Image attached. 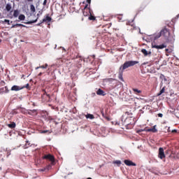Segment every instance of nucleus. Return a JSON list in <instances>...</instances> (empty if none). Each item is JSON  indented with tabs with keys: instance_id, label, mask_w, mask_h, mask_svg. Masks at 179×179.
I'll list each match as a JSON object with an SVG mask.
<instances>
[{
	"instance_id": "nucleus-1",
	"label": "nucleus",
	"mask_w": 179,
	"mask_h": 179,
	"mask_svg": "<svg viewBox=\"0 0 179 179\" xmlns=\"http://www.w3.org/2000/svg\"><path fill=\"white\" fill-rule=\"evenodd\" d=\"M161 36L164 37L165 43H174V36L170 35V30L167 28H164L160 31Z\"/></svg>"
},
{
	"instance_id": "nucleus-2",
	"label": "nucleus",
	"mask_w": 179,
	"mask_h": 179,
	"mask_svg": "<svg viewBox=\"0 0 179 179\" xmlns=\"http://www.w3.org/2000/svg\"><path fill=\"white\" fill-rule=\"evenodd\" d=\"M136 64H139V62L138 61H129L124 63L122 66V69H127V68H129L130 66H134V65H136Z\"/></svg>"
},
{
	"instance_id": "nucleus-3",
	"label": "nucleus",
	"mask_w": 179,
	"mask_h": 179,
	"mask_svg": "<svg viewBox=\"0 0 179 179\" xmlns=\"http://www.w3.org/2000/svg\"><path fill=\"white\" fill-rule=\"evenodd\" d=\"M42 159H45V160H50V162H51V164H54L55 163V158L54 157V155H52L50 154L45 155L43 157H42Z\"/></svg>"
},
{
	"instance_id": "nucleus-4",
	"label": "nucleus",
	"mask_w": 179,
	"mask_h": 179,
	"mask_svg": "<svg viewBox=\"0 0 179 179\" xmlns=\"http://www.w3.org/2000/svg\"><path fill=\"white\" fill-rule=\"evenodd\" d=\"M156 125H154L152 127V128L150 129H145L144 130L145 131V132H152L153 134H156V132H157V129H156ZM143 129H139L137 132L138 134H139V132H143L144 131Z\"/></svg>"
},
{
	"instance_id": "nucleus-5",
	"label": "nucleus",
	"mask_w": 179,
	"mask_h": 179,
	"mask_svg": "<svg viewBox=\"0 0 179 179\" xmlns=\"http://www.w3.org/2000/svg\"><path fill=\"white\" fill-rule=\"evenodd\" d=\"M83 13L84 16H89L91 15L92 12H90V8H89V4H86L83 10Z\"/></svg>"
},
{
	"instance_id": "nucleus-6",
	"label": "nucleus",
	"mask_w": 179,
	"mask_h": 179,
	"mask_svg": "<svg viewBox=\"0 0 179 179\" xmlns=\"http://www.w3.org/2000/svg\"><path fill=\"white\" fill-rule=\"evenodd\" d=\"M166 47H167V45H166L165 44H162V45H156V43L152 42V48H156L157 50H163V48H166Z\"/></svg>"
},
{
	"instance_id": "nucleus-7",
	"label": "nucleus",
	"mask_w": 179,
	"mask_h": 179,
	"mask_svg": "<svg viewBox=\"0 0 179 179\" xmlns=\"http://www.w3.org/2000/svg\"><path fill=\"white\" fill-rule=\"evenodd\" d=\"M158 157L161 159H166V155H164V149L163 148H159Z\"/></svg>"
},
{
	"instance_id": "nucleus-8",
	"label": "nucleus",
	"mask_w": 179,
	"mask_h": 179,
	"mask_svg": "<svg viewBox=\"0 0 179 179\" xmlns=\"http://www.w3.org/2000/svg\"><path fill=\"white\" fill-rule=\"evenodd\" d=\"M23 87L19 86V85H13L11 87L12 92H19V90H22Z\"/></svg>"
},
{
	"instance_id": "nucleus-9",
	"label": "nucleus",
	"mask_w": 179,
	"mask_h": 179,
	"mask_svg": "<svg viewBox=\"0 0 179 179\" xmlns=\"http://www.w3.org/2000/svg\"><path fill=\"white\" fill-rule=\"evenodd\" d=\"M124 164H126V166H136V164H135L132 161L128 160V159H125L124 161Z\"/></svg>"
},
{
	"instance_id": "nucleus-10",
	"label": "nucleus",
	"mask_w": 179,
	"mask_h": 179,
	"mask_svg": "<svg viewBox=\"0 0 179 179\" xmlns=\"http://www.w3.org/2000/svg\"><path fill=\"white\" fill-rule=\"evenodd\" d=\"M51 20H52V18H51V17H50V16H46L45 18H43V20H42V23H44V22H47V23H50V22H51Z\"/></svg>"
},
{
	"instance_id": "nucleus-11",
	"label": "nucleus",
	"mask_w": 179,
	"mask_h": 179,
	"mask_svg": "<svg viewBox=\"0 0 179 179\" xmlns=\"http://www.w3.org/2000/svg\"><path fill=\"white\" fill-rule=\"evenodd\" d=\"M96 94L98 96H106V92L104 91H103L101 89H99L96 91Z\"/></svg>"
},
{
	"instance_id": "nucleus-12",
	"label": "nucleus",
	"mask_w": 179,
	"mask_h": 179,
	"mask_svg": "<svg viewBox=\"0 0 179 179\" xmlns=\"http://www.w3.org/2000/svg\"><path fill=\"white\" fill-rule=\"evenodd\" d=\"M51 169H52V166L49 164L46 167L41 169V171H49V170H51Z\"/></svg>"
},
{
	"instance_id": "nucleus-13",
	"label": "nucleus",
	"mask_w": 179,
	"mask_h": 179,
	"mask_svg": "<svg viewBox=\"0 0 179 179\" xmlns=\"http://www.w3.org/2000/svg\"><path fill=\"white\" fill-rule=\"evenodd\" d=\"M7 127L11 129H13L14 128H16V123H15V122H12L11 124H7Z\"/></svg>"
},
{
	"instance_id": "nucleus-14",
	"label": "nucleus",
	"mask_w": 179,
	"mask_h": 179,
	"mask_svg": "<svg viewBox=\"0 0 179 179\" xmlns=\"http://www.w3.org/2000/svg\"><path fill=\"white\" fill-rule=\"evenodd\" d=\"M141 52L145 55V57H148V55H149V54H152L151 52H148V50H146V49H142Z\"/></svg>"
},
{
	"instance_id": "nucleus-15",
	"label": "nucleus",
	"mask_w": 179,
	"mask_h": 179,
	"mask_svg": "<svg viewBox=\"0 0 179 179\" xmlns=\"http://www.w3.org/2000/svg\"><path fill=\"white\" fill-rule=\"evenodd\" d=\"M132 90H133L134 94H141V93H142L141 90H139L136 88H133Z\"/></svg>"
},
{
	"instance_id": "nucleus-16",
	"label": "nucleus",
	"mask_w": 179,
	"mask_h": 179,
	"mask_svg": "<svg viewBox=\"0 0 179 179\" xmlns=\"http://www.w3.org/2000/svg\"><path fill=\"white\" fill-rule=\"evenodd\" d=\"M166 92V86L163 87L161 90L159 91V92L157 94V96H162V94L163 93H164Z\"/></svg>"
},
{
	"instance_id": "nucleus-17",
	"label": "nucleus",
	"mask_w": 179,
	"mask_h": 179,
	"mask_svg": "<svg viewBox=\"0 0 179 179\" xmlns=\"http://www.w3.org/2000/svg\"><path fill=\"white\" fill-rule=\"evenodd\" d=\"M38 20V17L34 20L32 21H29V22H24V24H32V23H36L37 22V20Z\"/></svg>"
},
{
	"instance_id": "nucleus-18",
	"label": "nucleus",
	"mask_w": 179,
	"mask_h": 179,
	"mask_svg": "<svg viewBox=\"0 0 179 179\" xmlns=\"http://www.w3.org/2000/svg\"><path fill=\"white\" fill-rule=\"evenodd\" d=\"M48 64H45V65L36 67V69H47V67H48Z\"/></svg>"
},
{
	"instance_id": "nucleus-19",
	"label": "nucleus",
	"mask_w": 179,
	"mask_h": 179,
	"mask_svg": "<svg viewBox=\"0 0 179 179\" xmlns=\"http://www.w3.org/2000/svg\"><path fill=\"white\" fill-rule=\"evenodd\" d=\"M86 118H89L90 120H94V115H92V114H87L85 115Z\"/></svg>"
},
{
	"instance_id": "nucleus-20",
	"label": "nucleus",
	"mask_w": 179,
	"mask_h": 179,
	"mask_svg": "<svg viewBox=\"0 0 179 179\" xmlns=\"http://www.w3.org/2000/svg\"><path fill=\"white\" fill-rule=\"evenodd\" d=\"M162 37V34L159 32L156 35H154V40H157V38H160Z\"/></svg>"
},
{
	"instance_id": "nucleus-21",
	"label": "nucleus",
	"mask_w": 179,
	"mask_h": 179,
	"mask_svg": "<svg viewBox=\"0 0 179 179\" xmlns=\"http://www.w3.org/2000/svg\"><path fill=\"white\" fill-rule=\"evenodd\" d=\"M159 79H161V80H164L165 82H167V78H166V76L163 74L160 75Z\"/></svg>"
},
{
	"instance_id": "nucleus-22",
	"label": "nucleus",
	"mask_w": 179,
	"mask_h": 179,
	"mask_svg": "<svg viewBox=\"0 0 179 179\" xmlns=\"http://www.w3.org/2000/svg\"><path fill=\"white\" fill-rule=\"evenodd\" d=\"M30 10L31 12H32L33 13H34V12H36V7H34V5L31 4L30 6Z\"/></svg>"
},
{
	"instance_id": "nucleus-23",
	"label": "nucleus",
	"mask_w": 179,
	"mask_h": 179,
	"mask_svg": "<svg viewBox=\"0 0 179 179\" xmlns=\"http://www.w3.org/2000/svg\"><path fill=\"white\" fill-rule=\"evenodd\" d=\"M18 19L19 20H24V19H26V16H24L23 14H21L19 15Z\"/></svg>"
},
{
	"instance_id": "nucleus-24",
	"label": "nucleus",
	"mask_w": 179,
	"mask_h": 179,
	"mask_svg": "<svg viewBox=\"0 0 179 179\" xmlns=\"http://www.w3.org/2000/svg\"><path fill=\"white\" fill-rule=\"evenodd\" d=\"M6 9L7 12H9L10 10V9H12V6H10V4H7L6 6Z\"/></svg>"
},
{
	"instance_id": "nucleus-25",
	"label": "nucleus",
	"mask_w": 179,
	"mask_h": 179,
	"mask_svg": "<svg viewBox=\"0 0 179 179\" xmlns=\"http://www.w3.org/2000/svg\"><path fill=\"white\" fill-rule=\"evenodd\" d=\"M13 16H14V17H17V16H19V10H14Z\"/></svg>"
},
{
	"instance_id": "nucleus-26",
	"label": "nucleus",
	"mask_w": 179,
	"mask_h": 179,
	"mask_svg": "<svg viewBox=\"0 0 179 179\" xmlns=\"http://www.w3.org/2000/svg\"><path fill=\"white\" fill-rule=\"evenodd\" d=\"M113 164H117L118 166V167H120V166H121V161H120V160L114 161Z\"/></svg>"
},
{
	"instance_id": "nucleus-27",
	"label": "nucleus",
	"mask_w": 179,
	"mask_h": 179,
	"mask_svg": "<svg viewBox=\"0 0 179 179\" xmlns=\"http://www.w3.org/2000/svg\"><path fill=\"white\" fill-rule=\"evenodd\" d=\"M89 20H96V17L92 15V13H91V14H90Z\"/></svg>"
},
{
	"instance_id": "nucleus-28",
	"label": "nucleus",
	"mask_w": 179,
	"mask_h": 179,
	"mask_svg": "<svg viewBox=\"0 0 179 179\" xmlns=\"http://www.w3.org/2000/svg\"><path fill=\"white\" fill-rule=\"evenodd\" d=\"M5 89V90H4V93H8V92H9V89H8V87H5V88H1L0 89V90H3Z\"/></svg>"
},
{
	"instance_id": "nucleus-29",
	"label": "nucleus",
	"mask_w": 179,
	"mask_h": 179,
	"mask_svg": "<svg viewBox=\"0 0 179 179\" xmlns=\"http://www.w3.org/2000/svg\"><path fill=\"white\" fill-rule=\"evenodd\" d=\"M16 27H27L26 25H23V24H15Z\"/></svg>"
},
{
	"instance_id": "nucleus-30",
	"label": "nucleus",
	"mask_w": 179,
	"mask_h": 179,
	"mask_svg": "<svg viewBox=\"0 0 179 179\" xmlns=\"http://www.w3.org/2000/svg\"><path fill=\"white\" fill-rule=\"evenodd\" d=\"M118 78L120 80H122V82H124V78H122V73H120Z\"/></svg>"
},
{
	"instance_id": "nucleus-31",
	"label": "nucleus",
	"mask_w": 179,
	"mask_h": 179,
	"mask_svg": "<svg viewBox=\"0 0 179 179\" xmlns=\"http://www.w3.org/2000/svg\"><path fill=\"white\" fill-rule=\"evenodd\" d=\"M43 95H47V96L50 99V97H51L50 96V94H47V92L45 91V90H43Z\"/></svg>"
},
{
	"instance_id": "nucleus-32",
	"label": "nucleus",
	"mask_w": 179,
	"mask_h": 179,
	"mask_svg": "<svg viewBox=\"0 0 179 179\" xmlns=\"http://www.w3.org/2000/svg\"><path fill=\"white\" fill-rule=\"evenodd\" d=\"M29 83H27L25 86H22L21 87H23V89H29Z\"/></svg>"
},
{
	"instance_id": "nucleus-33",
	"label": "nucleus",
	"mask_w": 179,
	"mask_h": 179,
	"mask_svg": "<svg viewBox=\"0 0 179 179\" xmlns=\"http://www.w3.org/2000/svg\"><path fill=\"white\" fill-rule=\"evenodd\" d=\"M43 24V20H41L39 23L36 24V26H41Z\"/></svg>"
},
{
	"instance_id": "nucleus-34",
	"label": "nucleus",
	"mask_w": 179,
	"mask_h": 179,
	"mask_svg": "<svg viewBox=\"0 0 179 179\" xmlns=\"http://www.w3.org/2000/svg\"><path fill=\"white\" fill-rule=\"evenodd\" d=\"M43 5V6H45V5H47V0H44Z\"/></svg>"
},
{
	"instance_id": "nucleus-35",
	"label": "nucleus",
	"mask_w": 179,
	"mask_h": 179,
	"mask_svg": "<svg viewBox=\"0 0 179 179\" xmlns=\"http://www.w3.org/2000/svg\"><path fill=\"white\" fill-rule=\"evenodd\" d=\"M47 132H48V130H43L41 134H47Z\"/></svg>"
},
{
	"instance_id": "nucleus-36",
	"label": "nucleus",
	"mask_w": 179,
	"mask_h": 179,
	"mask_svg": "<svg viewBox=\"0 0 179 179\" xmlns=\"http://www.w3.org/2000/svg\"><path fill=\"white\" fill-rule=\"evenodd\" d=\"M16 27H16V24H15L12 25L11 29H15Z\"/></svg>"
},
{
	"instance_id": "nucleus-37",
	"label": "nucleus",
	"mask_w": 179,
	"mask_h": 179,
	"mask_svg": "<svg viewBox=\"0 0 179 179\" xmlns=\"http://www.w3.org/2000/svg\"><path fill=\"white\" fill-rule=\"evenodd\" d=\"M158 117H159L160 118H162V117H163V114L159 113V114H158Z\"/></svg>"
},
{
	"instance_id": "nucleus-38",
	"label": "nucleus",
	"mask_w": 179,
	"mask_h": 179,
	"mask_svg": "<svg viewBox=\"0 0 179 179\" xmlns=\"http://www.w3.org/2000/svg\"><path fill=\"white\" fill-rule=\"evenodd\" d=\"M4 22H5L6 23H8V24H9V22H10L9 20H5Z\"/></svg>"
},
{
	"instance_id": "nucleus-39",
	"label": "nucleus",
	"mask_w": 179,
	"mask_h": 179,
	"mask_svg": "<svg viewBox=\"0 0 179 179\" xmlns=\"http://www.w3.org/2000/svg\"><path fill=\"white\" fill-rule=\"evenodd\" d=\"M87 3H91L92 0H87Z\"/></svg>"
},
{
	"instance_id": "nucleus-40",
	"label": "nucleus",
	"mask_w": 179,
	"mask_h": 179,
	"mask_svg": "<svg viewBox=\"0 0 179 179\" xmlns=\"http://www.w3.org/2000/svg\"><path fill=\"white\" fill-rule=\"evenodd\" d=\"M29 111H31V113H36V110H34H34H30Z\"/></svg>"
},
{
	"instance_id": "nucleus-41",
	"label": "nucleus",
	"mask_w": 179,
	"mask_h": 179,
	"mask_svg": "<svg viewBox=\"0 0 179 179\" xmlns=\"http://www.w3.org/2000/svg\"><path fill=\"white\" fill-rule=\"evenodd\" d=\"M43 75V73H39V74L38 75V76H41Z\"/></svg>"
},
{
	"instance_id": "nucleus-42",
	"label": "nucleus",
	"mask_w": 179,
	"mask_h": 179,
	"mask_svg": "<svg viewBox=\"0 0 179 179\" xmlns=\"http://www.w3.org/2000/svg\"><path fill=\"white\" fill-rule=\"evenodd\" d=\"M172 132H173V133L177 132V130H176V129H173V130H172Z\"/></svg>"
},
{
	"instance_id": "nucleus-43",
	"label": "nucleus",
	"mask_w": 179,
	"mask_h": 179,
	"mask_svg": "<svg viewBox=\"0 0 179 179\" xmlns=\"http://www.w3.org/2000/svg\"><path fill=\"white\" fill-rule=\"evenodd\" d=\"M28 2H33V0H27Z\"/></svg>"
},
{
	"instance_id": "nucleus-44",
	"label": "nucleus",
	"mask_w": 179,
	"mask_h": 179,
	"mask_svg": "<svg viewBox=\"0 0 179 179\" xmlns=\"http://www.w3.org/2000/svg\"><path fill=\"white\" fill-rule=\"evenodd\" d=\"M166 52H169V49L165 50Z\"/></svg>"
},
{
	"instance_id": "nucleus-45",
	"label": "nucleus",
	"mask_w": 179,
	"mask_h": 179,
	"mask_svg": "<svg viewBox=\"0 0 179 179\" xmlns=\"http://www.w3.org/2000/svg\"><path fill=\"white\" fill-rule=\"evenodd\" d=\"M14 113H15V114H17V112H16V111H14Z\"/></svg>"
},
{
	"instance_id": "nucleus-46",
	"label": "nucleus",
	"mask_w": 179,
	"mask_h": 179,
	"mask_svg": "<svg viewBox=\"0 0 179 179\" xmlns=\"http://www.w3.org/2000/svg\"><path fill=\"white\" fill-rule=\"evenodd\" d=\"M26 143H29V141H26Z\"/></svg>"
},
{
	"instance_id": "nucleus-47",
	"label": "nucleus",
	"mask_w": 179,
	"mask_h": 179,
	"mask_svg": "<svg viewBox=\"0 0 179 179\" xmlns=\"http://www.w3.org/2000/svg\"><path fill=\"white\" fill-rule=\"evenodd\" d=\"M103 117H104V113H102Z\"/></svg>"
},
{
	"instance_id": "nucleus-48",
	"label": "nucleus",
	"mask_w": 179,
	"mask_h": 179,
	"mask_svg": "<svg viewBox=\"0 0 179 179\" xmlns=\"http://www.w3.org/2000/svg\"><path fill=\"white\" fill-rule=\"evenodd\" d=\"M0 59H2V57L0 56Z\"/></svg>"
},
{
	"instance_id": "nucleus-49",
	"label": "nucleus",
	"mask_w": 179,
	"mask_h": 179,
	"mask_svg": "<svg viewBox=\"0 0 179 179\" xmlns=\"http://www.w3.org/2000/svg\"><path fill=\"white\" fill-rule=\"evenodd\" d=\"M162 85L161 84V87H160V89H162Z\"/></svg>"
},
{
	"instance_id": "nucleus-50",
	"label": "nucleus",
	"mask_w": 179,
	"mask_h": 179,
	"mask_svg": "<svg viewBox=\"0 0 179 179\" xmlns=\"http://www.w3.org/2000/svg\"><path fill=\"white\" fill-rule=\"evenodd\" d=\"M16 22H20V20H16Z\"/></svg>"
},
{
	"instance_id": "nucleus-51",
	"label": "nucleus",
	"mask_w": 179,
	"mask_h": 179,
	"mask_svg": "<svg viewBox=\"0 0 179 179\" xmlns=\"http://www.w3.org/2000/svg\"><path fill=\"white\" fill-rule=\"evenodd\" d=\"M82 20L83 21V18H82Z\"/></svg>"
},
{
	"instance_id": "nucleus-52",
	"label": "nucleus",
	"mask_w": 179,
	"mask_h": 179,
	"mask_svg": "<svg viewBox=\"0 0 179 179\" xmlns=\"http://www.w3.org/2000/svg\"><path fill=\"white\" fill-rule=\"evenodd\" d=\"M33 106H34V103H33Z\"/></svg>"
}]
</instances>
